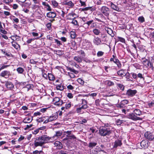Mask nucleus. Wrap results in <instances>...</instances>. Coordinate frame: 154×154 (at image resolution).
I'll use <instances>...</instances> for the list:
<instances>
[{
	"mask_svg": "<svg viewBox=\"0 0 154 154\" xmlns=\"http://www.w3.org/2000/svg\"><path fill=\"white\" fill-rule=\"evenodd\" d=\"M112 132V130L107 127H101L99 129V134L103 136L109 135L111 134Z\"/></svg>",
	"mask_w": 154,
	"mask_h": 154,
	"instance_id": "nucleus-1",
	"label": "nucleus"
},
{
	"mask_svg": "<svg viewBox=\"0 0 154 154\" xmlns=\"http://www.w3.org/2000/svg\"><path fill=\"white\" fill-rule=\"evenodd\" d=\"M101 13L106 17H108L110 13V9L106 6H103L100 10Z\"/></svg>",
	"mask_w": 154,
	"mask_h": 154,
	"instance_id": "nucleus-2",
	"label": "nucleus"
},
{
	"mask_svg": "<svg viewBox=\"0 0 154 154\" xmlns=\"http://www.w3.org/2000/svg\"><path fill=\"white\" fill-rule=\"evenodd\" d=\"M35 139L34 143L35 147H36L38 146H42L44 144L41 136L36 137Z\"/></svg>",
	"mask_w": 154,
	"mask_h": 154,
	"instance_id": "nucleus-3",
	"label": "nucleus"
},
{
	"mask_svg": "<svg viewBox=\"0 0 154 154\" xmlns=\"http://www.w3.org/2000/svg\"><path fill=\"white\" fill-rule=\"evenodd\" d=\"M53 102L54 105L59 106H61L64 103L62 100L58 97H55L54 98Z\"/></svg>",
	"mask_w": 154,
	"mask_h": 154,
	"instance_id": "nucleus-4",
	"label": "nucleus"
},
{
	"mask_svg": "<svg viewBox=\"0 0 154 154\" xmlns=\"http://www.w3.org/2000/svg\"><path fill=\"white\" fill-rule=\"evenodd\" d=\"M128 118L133 121L142 120L143 118L141 117H137L135 114L133 113H131L128 115Z\"/></svg>",
	"mask_w": 154,
	"mask_h": 154,
	"instance_id": "nucleus-5",
	"label": "nucleus"
},
{
	"mask_svg": "<svg viewBox=\"0 0 154 154\" xmlns=\"http://www.w3.org/2000/svg\"><path fill=\"white\" fill-rule=\"evenodd\" d=\"M41 137L42 141L44 142V144L46 143L52 142L53 140L52 137H49L46 135H43Z\"/></svg>",
	"mask_w": 154,
	"mask_h": 154,
	"instance_id": "nucleus-6",
	"label": "nucleus"
},
{
	"mask_svg": "<svg viewBox=\"0 0 154 154\" xmlns=\"http://www.w3.org/2000/svg\"><path fill=\"white\" fill-rule=\"evenodd\" d=\"M103 41L98 37H94L93 40V42L94 44L98 46L102 44H104L103 43Z\"/></svg>",
	"mask_w": 154,
	"mask_h": 154,
	"instance_id": "nucleus-7",
	"label": "nucleus"
},
{
	"mask_svg": "<svg viewBox=\"0 0 154 154\" xmlns=\"http://www.w3.org/2000/svg\"><path fill=\"white\" fill-rule=\"evenodd\" d=\"M122 144V140L119 139L116 140L114 142L112 143V145L113 148H116L117 147L121 146Z\"/></svg>",
	"mask_w": 154,
	"mask_h": 154,
	"instance_id": "nucleus-8",
	"label": "nucleus"
},
{
	"mask_svg": "<svg viewBox=\"0 0 154 154\" xmlns=\"http://www.w3.org/2000/svg\"><path fill=\"white\" fill-rule=\"evenodd\" d=\"M145 137L150 141L154 140V136L149 132H146L144 135Z\"/></svg>",
	"mask_w": 154,
	"mask_h": 154,
	"instance_id": "nucleus-9",
	"label": "nucleus"
},
{
	"mask_svg": "<svg viewBox=\"0 0 154 154\" xmlns=\"http://www.w3.org/2000/svg\"><path fill=\"white\" fill-rule=\"evenodd\" d=\"M5 85L8 90H12L14 87V85L12 82L8 81L5 82Z\"/></svg>",
	"mask_w": 154,
	"mask_h": 154,
	"instance_id": "nucleus-10",
	"label": "nucleus"
},
{
	"mask_svg": "<svg viewBox=\"0 0 154 154\" xmlns=\"http://www.w3.org/2000/svg\"><path fill=\"white\" fill-rule=\"evenodd\" d=\"M137 93V91L136 90H132L129 89L127 91L126 95L129 97H133Z\"/></svg>",
	"mask_w": 154,
	"mask_h": 154,
	"instance_id": "nucleus-11",
	"label": "nucleus"
},
{
	"mask_svg": "<svg viewBox=\"0 0 154 154\" xmlns=\"http://www.w3.org/2000/svg\"><path fill=\"white\" fill-rule=\"evenodd\" d=\"M110 61L111 62H113L114 63L117 65V66L119 68H121V67L122 64L119 60L117 58L114 59L111 58L110 59Z\"/></svg>",
	"mask_w": 154,
	"mask_h": 154,
	"instance_id": "nucleus-12",
	"label": "nucleus"
},
{
	"mask_svg": "<svg viewBox=\"0 0 154 154\" xmlns=\"http://www.w3.org/2000/svg\"><path fill=\"white\" fill-rule=\"evenodd\" d=\"M62 134L61 131H58L55 132V134L52 137L53 140H55L57 139Z\"/></svg>",
	"mask_w": 154,
	"mask_h": 154,
	"instance_id": "nucleus-13",
	"label": "nucleus"
},
{
	"mask_svg": "<svg viewBox=\"0 0 154 154\" xmlns=\"http://www.w3.org/2000/svg\"><path fill=\"white\" fill-rule=\"evenodd\" d=\"M63 5H66L69 6V8H72L74 5V4L71 1H65L62 2Z\"/></svg>",
	"mask_w": 154,
	"mask_h": 154,
	"instance_id": "nucleus-14",
	"label": "nucleus"
},
{
	"mask_svg": "<svg viewBox=\"0 0 154 154\" xmlns=\"http://www.w3.org/2000/svg\"><path fill=\"white\" fill-rule=\"evenodd\" d=\"M85 24H87L88 26H90L91 28H95L96 26L95 23L94 22L93 20L88 21Z\"/></svg>",
	"mask_w": 154,
	"mask_h": 154,
	"instance_id": "nucleus-15",
	"label": "nucleus"
},
{
	"mask_svg": "<svg viewBox=\"0 0 154 154\" xmlns=\"http://www.w3.org/2000/svg\"><path fill=\"white\" fill-rule=\"evenodd\" d=\"M54 145V146L56 147V148L58 149H60L63 147V145L62 143L58 141H56Z\"/></svg>",
	"mask_w": 154,
	"mask_h": 154,
	"instance_id": "nucleus-16",
	"label": "nucleus"
},
{
	"mask_svg": "<svg viewBox=\"0 0 154 154\" xmlns=\"http://www.w3.org/2000/svg\"><path fill=\"white\" fill-rule=\"evenodd\" d=\"M140 144L142 147L144 149L147 148L148 146V142L145 140H143L140 142Z\"/></svg>",
	"mask_w": 154,
	"mask_h": 154,
	"instance_id": "nucleus-17",
	"label": "nucleus"
},
{
	"mask_svg": "<svg viewBox=\"0 0 154 154\" xmlns=\"http://www.w3.org/2000/svg\"><path fill=\"white\" fill-rule=\"evenodd\" d=\"M82 104L83 105L81 106V108L82 109H86L88 108V106L87 105V101L84 99H82Z\"/></svg>",
	"mask_w": 154,
	"mask_h": 154,
	"instance_id": "nucleus-18",
	"label": "nucleus"
},
{
	"mask_svg": "<svg viewBox=\"0 0 154 154\" xmlns=\"http://www.w3.org/2000/svg\"><path fill=\"white\" fill-rule=\"evenodd\" d=\"M126 73V70L123 69L119 70L117 72L118 75L122 77L125 76Z\"/></svg>",
	"mask_w": 154,
	"mask_h": 154,
	"instance_id": "nucleus-19",
	"label": "nucleus"
},
{
	"mask_svg": "<svg viewBox=\"0 0 154 154\" xmlns=\"http://www.w3.org/2000/svg\"><path fill=\"white\" fill-rule=\"evenodd\" d=\"M110 7L113 10L117 11H120V9L119 7L117 6L116 5L114 4L112 2H110Z\"/></svg>",
	"mask_w": 154,
	"mask_h": 154,
	"instance_id": "nucleus-20",
	"label": "nucleus"
},
{
	"mask_svg": "<svg viewBox=\"0 0 154 154\" xmlns=\"http://www.w3.org/2000/svg\"><path fill=\"white\" fill-rule=\"evenodd\" d=\"M10 75V71L7 70H5L3 71L1 73V76L5 77V76H9Z\"/></svg>",
	"mask_w": 154,
	"mask_h": 154,
	"instance_id": "nucleus-21",
	"label": "nucleus"
},
{
	"mask_svg": "<svg viewBox=\"0 0 154 154\" xmlns=\"http://www.w3.org/2000/svg\"><path fill=\"white\" fill-rule=\"evenodd\" d=\"M56 16V14L52 12H48L47 14V16L49 18H54Z\"/></svg>",
	"mask_w": 154,
	"mask_h": 154,
	"instance_id": "nucleus-22",
	"label": "nucleus"
},
{
	"mask_svg": "<svg viewBox=\"0 0 154 154\" xmlns=\"http://www.w3.org/2000/svg\"><path fill=\"white\" fill-rule=\"evenodd\" d=\"M133 112L136 116H140L142 114V112L140 109H135L134 110Z\"/></svg>",
	"mask_w": 154,
	"mask_h": 154,
	"instance_id": "nucleus-23",
	"label": "nucleus"
},
{
	"mask_svg": "<svg viewBox=\"0 0 154 154\" xmlns=\"http://www.w3.org/2000/svg\"><path fill=\"white\" fill-rule=\"evenodd\" d=\"M126 80L128 81H133V79L131 77L130 73L127 72L126 73L125 75Z\"/></svg>",
	"mask_w": 154,
	"mask_h": 154,
	"instance_id": "nucleus-24",
	"label": "nucleus"
},
{
	"mask_svg": "<svg viewBox=\"0 0 154 154\" xmlns=\"http://www.w3.org/2000/svg\"><path fill=\"white\" fill-rule=\"evenodd\" d=\"M32 120V117L31 118L27 117L23 119V122L25 123H28L31 122Z\"/></svg>",
	"mask_w": 154,
	"mask_h": 154,
	"instance_id": "nucleus-25",
	"label": "nucleus"
},
{
	"mask_svg": "<svg viewBox=\"0 0 154 154\" xmlns=\"http://www.w3.org/2000/svg\"><path fill=\"white\" fill-rule=\"evenodd\" d=\"M97 144V142H91L89 143L88 145V146L91 148H93L95 147Z\"/></svg>",
	"mask_w": 154,
	"mask_h": 154,
	"instance_id": "nucleus-26",
	"label": "nucleus"
},
{
	"mask_svg": "<svg viewBox=\"0 0 154 154\" xmlns=\"http://www.w3.org/2000/svg\"><path fill=\"white\" fill-rule=\"evenodd\" d=\"M92 32L94 35H99L101 33L100 30L96 28L93 29L92 30Z\"/></svg>",
	"mask_w": 154,
	"mask_h": 154,
	"instance_id": "nucleus-27",
	"label": "nucleus"
},
{
	"mask_svg": "<svg viewBox=\"0 0 154 154\" xmlns=\"http://www.w3.org/2000/svg\"><path fill=\"white\" fill-rule=\"evenodd\" d=\"M33 87V85H32L29 84L26 85L23 88H24L25 90L28 91L30 89H31Z\"/></svg>",
	"mask_w": 154,
	"mask_h": 154,
	"instance_id": "nucleus-28",
	"label": "nucleus"
},
{
	"mask_svg": "<svg viewBox=\"0 0 154 154\" xmlns=\"http://www.w3.org/2000/svg\"><path fill=\"white\" fill-rule=\"evenodd\" d=\"M49 117L51 122L56 119L58 118V115H52L50 116Z\"/></svg>",
	"mask_w": 154,
	"mask_h": 154,
	"instance_id": "nucleus-29",
	"label": "nucleus"
},
{
	"mask_svg": "<svg viewBox=\"0 0 154 154\" xmlns=\"http://www.w3.org/2000/svg\"><path fill=\"white\" fill-rule=\"evenodd\" d=\"M75 15V13H70L68 14L66 16L67 19L68 20L73 19V17Z\"/></svg>",
	"mask_w": 154,
	"mask_h": 154,
	"instance_id": "nucleus-30",
	"label": "nucleus"
},
{
	"mask_svg": "<svg viewBox=\"0 0 154 154\" xmlns=\"http://www.w3.org/2000/svg\"><path fill=\"white\" fill-rule=\"evenodd\" d=\"M48 79L50 81H53L55 79V77L52 74L48 73Z\"/></svg>",
	"mask_w": 154,
	"mask_h": 154,
	"instance_id": "nucleus-31",
	"label": "nucleus"
},
{
	"mask_svg": "<svg viewBox=\"0 0 154 154\" xmlns=\"http://www.w3.org/2000/svg\"><path fill=\"white\" fill-rule=\"evenodd\" d=\"M17 71L20 74H22L24 71L22 67H19L17 68Z\"/></svg>",
	"mask_w": 154,
	"mask_h": 154,
	"instance_id": "nucleus-32",
	"label": "nucleus"
},
{
	"mask_svg": "<svg viewBox=\"0 0 154 154\" xmlns=\"http://www.w3.org/2000/svg\"><path fill=\"white\" fill-rule=\"evenodd\" d=\"M67 70L70 71L71 72H72L75 74H77L78 73V71L75 70L73 68H71L70 67H68L67 68Z\"/></svg>",
	"mask_w": 154,
	"mask_h": 154,
	"instance_id": "nucleus-33",
	"label": "nucleus"
},
{
	"mask_svg": "<svg viewBox=\"0 0 154 154\" xmlns=\"http://www.w3.org/2000/svg\"><path fill=\"white\" fill-rule=\"evenodd\" d=\"M56 88L57 90H60V91H62L64 89V88L63 87V85H62L61 84L57 85V86Z\"/></svg>",
	"mask_w": 154,
	"mask_h": 154,
	"instance_id": "nucleus-34",
	"label": "nucleus"
},
{
	"mask_svg": "<svg viewBox=\"0 0 154 154\" xmlns=\"http://www.w3.org/2000/svg\"><path fill=\"white\" fill-rule=\"evenodd\" d=\"M90 11L91 12H92L94 10H93V8H92L91 7H86L83 8H82V11Z\"/></svg>",
	"mask_w": 154,
	"mask_h": 154,
	"instance_id": "nucleus-35",
	"label": "nucleus"
},
{
	"mask_svg": "<svg viewBox=\"0 0 154 154\" xmlns=\"http://www.w3.org/2000/svg\"><path fill=\"white\" fill-rule=\"evenodd\" d=\"M46 119V117H43L40 118L38 119H37V121L38 122H41L43 121H45V119Z\"/></svg>",
	"mask_w": 154,
	"mask_h": 154,
	"instance_id": "nucleus-36",
	"label": "nucleus"
},
{
	"mask_svg": "<svg viewBox=\"0 0 154 154\" xmlns=\"http://www.w3.org/2000/svg\"><path fill=\"white\" fill-rule=\"evenodd\" d=\"M138 20L139 22L141 23L144 22L145 20L144 17L142 16L139 17L138 18Z\"/></svg>",
	"mask_w": 154,
	"mask_h": 154,
	"instance_id": "nucleus-37",
	"label": "nucleus"
},
{
	"mask_svg": "<svg viewBox=\"0 0 154 154\" xmlns=\"http://www.w3.org/2000/svg\"><path fill=\"white\" fill-rule=\"evenodd\" d=\"M125 122L124 120H121L120 119H118L116 121V123L117 125H120L122 123Z\"/></svg>",
	"mask_w": 154,
	"mask_h": 154,
	"instance_id": "nucleus-38",
	"label": "nucleus"
},
{
	"mask_svg": "<svg viewBox=\"0 0 154 154\" xmlns=\"http://www.w3.org/2000/svg\"><path fill=\"white\" fill-rule=\"evenodd\" d=\"M54 41H55V43L57 44L58 46L60 47V45H63L62 43L60 41L58 40V39H54Z\"/></svg>",
	"mask_w": 154,
	"mask_h": 154,
	"instance_id": "nucleus-39",
	"label": "nucleus"
},
{
	"mask_svg": "<svg viewBox=\"0 0 154 154\" xmlns=\"http://www.w3.org/2000/svg\"><path fill=\"white\" fill-rule=\"evenodd\" d=\"M12 44L13 46L16 49H17L20 47V45L15 42H12Z\"/></svg>",
	"mask_w": 154,
	"mask_h": 154,
	"instance_id": "nucleus-40",
	"label": "nucleus"
},
{
	"mask_svg": "<svg viewBox=\"0 0 154 154\" xmlns=\"http://www.w3.org/2000/svg\"><path fill=\"white\" fill-rule=\"evenodd\" d=\"M74 59L77 61L78 63H80L82 62V60L79 57L75 56L74 57Z\"/></svg>",
	"mask_w": 154,
	"mask_h": 154,
	"instance_id": "nucleus-41",
	"label": "nucleus"
},
{
	"mask_svg": "<svg viewBox=\"0 0 154 154\" xmlns=\"http://www.w3.org/2000/svg\"><path fill=\"white\" fill-rule=\"evenodd\" d=\"M117 107L121 109H122L125 107V106L123 105L122 103L119 104L117 105Z\"/></svg>",
	"mask_w": 154,
	"mask_h": 154,
	"instance_id": "nucleus-42",
	"label": "nucleus"
},
{
	"mask_svg": "<svg viewBox=\"0 0 154 154\" xmlns=\"http://www.w3.org/2000/svg\"><path fill=\"white\" fill-rule=\"evenodd\" d=\"M76 36V35L75 33L73 31H71V37L72 38H74Z\"/></svg>",
	"mask_w": 154,
	"mask_h": 154,
	"instance_id": "nucleus-43",
	"label": "nucleus"
},
{
	"mask_svg": "<svg viewBox=\"0 0 154 154\" xmlns=\"http://www.w3.org/2000/svg\"><path fill=\"white\" fill-rule=\"evenodd\" d=\"M118 87H119V88L120 90H121L122 91L124 90V88H125V86L124 85H123L122 84H118Z\"/></svg>",
	"mask_w": 154,
	"mask_h": 154,
	"instance_id": "nucleus-44",
	"label": "nucleus"
},
{
	"mask_svg": "<svg viewBox=\"0 0 154 154\" xmlns=\"http://www.w3.org/2000/svg\"><path fill=\"white\" fill-rule=\"evenodd\" d=\"M71 23L73 24L75 26H78V23L77 20L73 19L72 21L71 22Z\"/></svg>",
	"mask_w": 154,
	"mask_h": 154,
	"instance_id": "nucleus-45",
	"label": "nucleus"
},
{
	"mask_svg": "<svg viewBox=\"0 0 154 154\" xmlns=\"http://www.w3.org/2000/svg\"><path fill=\"white\" fill-rule=\"evenodd\" d=\"M72 131H68L64 132V134L65 135H66V137H68L69 135L71 134Z\"/></svg>",
	"mask_w": 154,
	"mask_h": 154,
	"instance_id": "nucleus-46",
	"label": "nucleus"
},
{
	"mask_svg": "<svg viewBox=\"0 0 154 154\" xmlns=\"http://www.w3.org/2000/svg\"><path fill=\"white\" fill-rule=\"evenodd\" d=\"M77 81L81 85H83L84 83V82L81 78H78Z\"/></svg>",
	"mask_w": 154,
	"mask_h": 154,
	"instance_id": "nucleus-47",
	"label": "nucleus"
},
{
	"mask_svg": "<svg viewBox=\"0 0 154 154\" xmlns=\"http://www.w3.org/2000/svg\"><path fill=\"white\" fill-rule=\"evenodd\" d=\"M104 54V53L102 51H99L97 53V55L98 57H100L102 56Z\"/></svg>",
	"mask_w": 154,
	"mask_h": 154,
	"instance_id": "nucleus-48",
	"label": "nucleus"
},
{
	"mask_svg": "<svg viewBox=\"0 0 154 154\" xmlns=\"http://www.w3.org/2000/svg\"><path fill=\"white\" fill-rule=\"evenodd\" d=\"M71 102L66 103V104L65 108L66 109H68L70 108L71 107Z\"/></svg>",
	"mask_w": 154,
	"mask_h": 154,
	"instance_id": "nucleus-49",
	"label": "nucleus"
},
{
	"mask_svg": "<svg viewBox=\"0 0 154 154\" xmlns=\"http://www.w3.org/2000/svg\"><path fill=\"white\" fill-rule=\"evenodd\" d=\"M1 51L5 55H6L8 57H10L11 55L10 53H7L5 51H4V50L2 49L1 50Z\"/></svg>",
	"mask_w": 154,
	"mask_h": 154,
	"instance_id": "nucleus-50",
	"label": "nucleus"
},
{
	"mask_svg": "<svg viewBox=\"0 0 154 154\" xmlns=\"http://www.w3.org/2000/svg\"><path fill=\"white\" fill-rule=\"evenodd\" d=\"M46 26L47 28L49 29L50 30L51 29V24L50 23H47L46 25Z\"/></svg>",
	"mask_w": 154,
	"mask_h": 154,
	"instance_id": "nucleus-51",
	"label": "nucleus"
},
{
	"mask_svg": "<svg viewBox=\"0 0 154 154\" xmlns=\"http://www.w3.org/2000/svg\"><path fill=\"white\" fill-rule=\"evenodd\" d=\"M67 137L70 139H76V137L73 134H71Z\"/></svg>",
	"mask_w": 154,
	"mask_h": 154,
	"instance_id": "nucleus-52",
	"label": "nucleus"
},
{
	"mask_svg": "<svg viewBox=\"0 0 154 154\" xmlns=\"http://www.w3.org/2000/svg\"><path fill=\"white\" fill-rule=\"evenodd\" d=\"M67 88L68 90H72L74 89V87L71 85H69L67 86Z\"/></svg>",
	"mask_w": 154,
	"mask_h": 154,
	"instance_id": "nucleus-53",
	"label": "nucleus"
},
{
	"mask_svg": "<svg viewBox=\"0 0 154 154\" xmlns=\"http://www.w3.org/2000/svg\"><path fill=\"white\" fill-rule=\"evenodd\" d=\"M50 120L49 117H46V119H45V121H44L43 123H47L49 122H51Z\"/></svg>",
	"mask_w": 154,
	"mask_h": 154,
	"instance_id": "nucleus-54",
	"label": "nucleus"
},
{
	"mask_svg": "<svg viewBox=\"0 0 154 154\" xmlns=\"http://www.w3.org/2000/svg\"><path fill=\"white\" fill-rule=\"evenodd\" d=\"M52 4L55 7H57L58 5V3L55 1H52Z\"/></svg>",
	"mask_w": 154,
	"mask_h": 154,
	"instance_id": "nucleus-55",
	"label": "nucleus"
},
{
	"mask_svg": "<svg viewBox=\"0 0 154 154\" xmlns=\"http://www.w3.org/2000/svg\"><path fill=\"white\" fill-rule=\"evenodd\" d=\"M149 62L147 60H144L143 61V64L145 66H149Z\"/></svg>",
	"mask_w": 154,
	"mask_h": 154,
	"instance_id": "nucleus-56",
	"label": "nucleus"
},
{
	"mask_svg": "<svg viewBox=\"0 0 154 154\" xmlns=\"http://www.w3.org/2000/svg\"><path fill=\"white\" fill-rule=\"evenodd\" d=\"M38 38H35L29 39L26 42L28 44H29V43H31L32 41H34L35 39H38Z\"/></svg>",
	"mask_w": 154,
	"mask_h": 154,
	"instance_id": "nucleus-57",
	"label": "nucleus"
},
{
	"mask_svg": "<svg viewBox=\"0 0 154 154\" xmlns=\"http://www.w3.org/2000/svg\"><path fill=\"white\" fill-rule=\"evenodd\" d=\"M13 2V0H3V2L7 4H8L9 3Z\"/></svg>",
	"mask_w": 154,
	"mask_h": 154,
	"instance_id": "nucleus-58",
	"label": "nucleus"
},
{
	"mask_svg": "<svg viewBox=\"0 0 154 154\" xmlns=\"http://www.w3.org/2000/svg\"><path fill=\"white\" fill-rule=\"evenodd\" d=\"M0 32L4 34H6L7 33V32L3 28L0 29Z\"/></svg>",
	"mask_w": 154,
	"mask_h": 154,
	"instance_id": "nucleus-59",
	"label": "nucleus"
},
{
	"mask_svg": "<svg viewBox=\"0 0 154 154\" xmlns=\"http://www.w3.org/2000/svg\"><path fill=\"white\" fill-rule=\"evenodd\" d=\"M128 101L127 100H123L121 102V103L123 104L124 105H125V104H128Z\"/></svg>",
	"mask_w": 154,
	"mask_h": 154,
	"instance_id": "nucleus-60",
	"label": "nucleus"
},
{
	"mask_svg": "<svg viewBox=\"0 0 154 154\" xmlns=\"http://www.w3.org/2000/svg\"><path fill=\"white\" fill-rule=\"evenodd\" d=\"M13 17L14 18L13 19V20L16 23H18L19 22V20L18 18L15 17L14 16H13Z\"/></svg>",
	"mask_w": 154,
	"mask_h": 154,
	"instance_id": "nucleus-61",
	"label": "nucleus"
},
{
	"mask_svg": "<svg viewBox=\"0 0 154 154\" xmlns=\"http://www.w3.org/2000/svg\"><path fill=\"white\" fill-rule=\"evenodd\" d=\"M47 39L51 41L54 40V39H55V38H54L50 36L49 35H47Z\"/></svg>",
	"mask_w": 154,
	"mask_h": 154,
	"instance_id": "nucleus-62",
	"label": "nucleus"
},
{
	"mask_svg": "<svg viewBox=\"0 0 154 154\" xmlns=\"http://www.w3.org/2000/svg\"><path fill=\"white\" fill-rule=\"evenodd\" d=\"M107 85L109 86L113 85H114V83L110 81H108L107 82Z\"/></svg>",
	"mask_w": 154,
	"mask_h": 154,
	"instance_id": "nucleus-63",
	"label": "nucleus"
},
{
	"mask_svg": "<svg viewBox=\"0 0 154 154\" xmlns=\"http://www.w3.org/2000/svg\"><path fill=\"white\" fill-rule=\"evenodd\" d=\"M148 105L150 107L154 106V100L152 101L151 102L149 103Z\"/></svg>",
	"mask_w": 154,
	"mask_h": 154,
	"instance_id": "nucleus-64",
	"label": "nucleus"
}]
</instances>
